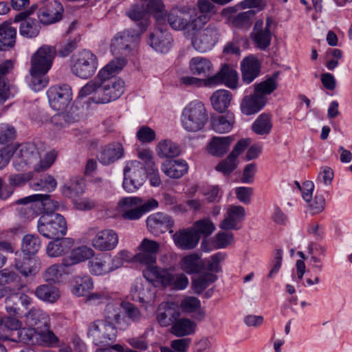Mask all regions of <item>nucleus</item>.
Masks as SVG:
<instances>
[{
    "label": "nucleus",
    "mask_w": 352,
    "mask_h": 352,
    "mask_svg": "<svg viewBox=\"0 0 352 352\" xmlns=\"http://www.w3.org/2000/svg\"><path fill=\"white\" fill-rule=\"evenodd\" d=\"M143 165L140 162H129L124 168V189L129 192L138 190L143 184Z\"/></svg>",
    "instance_id": "obj_14"
},
{
    "label": "nucleus",
    "mask_w": 352,
    "mask_h": 352,
    "mask_svg": "<svg viewBox=\"0 0 352 352\" xmlns=\"http://www.w3.org/2000/svg\"><path fill=\"white\" fill-rule=\"evenodd\" d=\"M256 13L257 11L252 9L239 12L232 17L231 23L237 28L248 30L251 27Z\"/></svg>",
    "instance_id": "obj_51"
},
{
    "label": "nucleus",
    "mask_w": 352,
    "mask_h": 352,
    "mask_svg": "<svg viewBox=\"0 0 352 352\" xmlns=\"http://www.w3.org/2000/svg\"><path fill=\"white\" fill-rule=\"evenodd\" d=\"M107 89V96L110 97V102L119 98L124 93V82L122 79H114L104 81Z\"/></svg>",
    "instance_id": "obj_60"
},
{
    "label": "nucleus",
    "mask_w": 352,
    "mask_h": 352,
    "mask_svg": "<svg viewBox=\"0 0 352 352\" xmlns=\"http://www.w3.org/2000/svg\"><path fill=\"white\" fill-rule=\"evenodd\" d=\"M11 316L7 318L6 321L1 322L0 329V340H14L15 332L21 328V322L17 317Z\"/></svg>",
    "instance_id": "obj_43"
},
{
    "label": "nucleus",
    "mask_w": 352,
    "mask_h": 352,
    "mask_svg": "<svg viewBox=\"0 0 352 352\" xmlns=\"http://www.w3.org/2000/svg\"><path fill=\"white\" fill-rule=\"evenodd\" d=\"M174 224V220L171 217L163 212L152 214L146 219L148 230L155 236H159L166 231L173 233L172 228Z\"/></svg>",
    "instance_id": "obj_16"
},
{
    "label": "nucleus",
    "mask_w": 352,
    "mask_h": 352,
    "mask_svg": "<svg viewBox=\"0 0 352 352\" xmlns=\"http://www.w3.org/2000/svg\"><path fill=\"white\" fill-rule=\"evenodd\" d=\"M266 102V97L256 92L245 96L241 104V112L245 115H252L260 111Z\"/></svg>",
    "instance_id": "obj_33"
},
{
    "label": "nucleus",
    "mask_w": 352,
    "mask_h": 352,
    "mask_svg": "<svg viewBox=\"0 0 352 352\" xmlns=\"http://www.w3.org/2000/svg\"><path fill=\"white\" fill-rule=\"evenodd\" d=\"M173 41L170 32L160 23L150 34L147 43L155 51L166 53L171 47Z\"/></svg>",
    "instance_id": "obj_18"
},
{
    "label": "nucleus",
    "mask_w": 352,
    "mask_h": 352,
    "mask_svg": "<svg viewBox=\"0 0 352 352\" xmlns=\"http://www.w3.org/2000/svg\"><path fill=\"white\" fill-rule=\"evenodd\" d=\"M32 202L34 204L31 206V209H32L33 206L36 207L42 206L43 214H56L54 212L59 208L58 202L52 199L51 195L48 194L32 195L15 201L16 204H27Z\"/></svg>",
    "instance_id": "obj_23"
},
{
    "label": "nucleus",
    "mask_w": 352,
    "mask_h": 352,
    "mask_svg": "<svg viewBox=\"0 0 352 352\" xmlns=\"http://www.w3.org/2000/svg\"><path fill=\"white\" fill-rule=\"evenodd\" d=\"M21 283V277L18 274L8 269L0 270V286L16 287Z\"/></svg>",
    "instance_id": "obj_62"
},
{
    "label": "nucleus",
    "mask_w": 352,
    "mask_h": 352,
    "mask_svg": "<svg viewBox=\"0 0 352 352\" xmlns=\"http://www.w3.org/2000/svg\"><path fill=\"white\" fill-rule=\"evenodd\" d=\"M189 68L191 73L197 76H202L209 78L212 76L213 65L211 61L207 58L196 56L192 58L189 61Z\"/></svg>",
    "instance_id": "obj_35"
},
{
    "label": "nucleus",
    "mask_w": 352,
    "mask_h": 352,
    "mask_svg": "<svg viewBox=\"0 0 352 352\" xmlns=\"http://www.w3.org/2000/svg\"><path fill=\"white\" fill-rule=\"evenodd\" d=\"M33 13L30 9L21 12L14 16V22H21L19 27V33L21 36L27 38H34L40 32L41 25L39 21L29 17Z\"/></svg>",
    "instance_id": "obj_20"
},
{
    "label": "nucleus",
    "mask_w": 352,
    "mask_h": 352,
    "mask_svg": "<svg viewBox=\"0 0 352 352\" xmlns=\"http://www.w3.org/2000/svg\"><path fill=\"white\" fill-rule=\"evenodd\" d=\"M56 50L54 47L43 45L32 58L29 85L34 91H40L49 82L46 74L50 69Z\"/></svg>",
    "instance_id": "obj_1"
},
{
    "label": "nucleus",
    "mask_w": 352,
    "mask_h": 352,
    "mask_svg": "<svg viewBox=\"0 0 352 352\" xmlns=\"http://www.w3.org/2000/svg\"><path fill=\"white\" fill-rule=\"evenodd\" d=\"M98 67L97 56L91 51L83 50L73 56L71 71L76 76L87 79L94 75Z\"/></svg>",
    "instance_id": "obj_7"
},
{
    "label": "nucleus",
    "mask_w": 352,
    "mask_h": 352,
    "mask_svg": "<svg viewBox=\"0 0 352 352\" xmlns=\"http://www.w3.org/2000/svg\"><path fill=\"white\" fill-rule=\"evenodd\" d=\"M107 95L104 82H98L96 79L89 80L80 89L78 93L79 98L90 96L89 100L96 104L110 102V97H108Z\"/></svg>",
    "instance_id": "obj_15"
},
{
    "label": "nucleus",
    "mask_w": 352,
    "mask_h": 352,
    "mask_svg": "<svg viewBox=\"0 0 352 352\" xmlns=\"http://www.w3.org/2000/svg\"><path fill=\"white\" fill-rule=\"evenodd\" d=\"M16 30L10 24L0 26V51H6L13 47L16 42Z\"/></svg>",
    "instance_id": "obj_44"
},
{
    "label": "nucleus",
    "mask_w": 352,
    "mask_h": 352,
    "mask_svg": "<svg viewBox=\"0 0 352 352\" xmlns=\"http://www.w3.org/2000/svg\"><path fill=\"white\" fill-rule=\"evenodd\" d=\"M46 248V253L48 256L59 257L68 253L72 248L74 240L71 238L58 237L54 238Z\"/></svg>",
    "instance_id": "obj_30"
},
{
    "label": "nucleus",
    "mask_w": 352,
    "mask_h": 352,
    "mask_svg": "<svg viewBox=\"0 0 352 352\" xmlns=\"http://www.w3.org/2000/svg\"><path fill=\"white\" fill-rule=\"evenodd\" d=\"M144 277L154 287H170L182 290L187 287L189 281L184 274H173L167 269L155 265H148L142 272Z\"/></svg>",
    "instance_id": "obj_2"
},
{
    "label": "nucleus",
    "mask_w": 352,
    "mask_h": 352,
    "mask_svg": "<svg viewBox=\"0 0 352 352\" xmlns=\"http://www.w3.org/2000/svg\"><path fill=\"white\" fill-rule=\"evenodd\" d=\"M245 216V208L241 206L230 205L227 209L223 219L220 222L219 228L224 230H237Z\"/></svg>",
    "instance_id": "obj_25"
},
{
    "label": "nucleus",
    "mask_w": 352,
    "mask_h": 352,
    "mask_svg": "<svg viewBox=\"0 0 352 352\" xmlns=\"http://www.w3.org/2000/svg\"><path fill=\"white\" fill-rule=\"evenodd\" d=\"M273 126L271 116L267 113H261L252 124V130L257 135H267Z\"/></svg>",
    "instance_id": "obj_50"
},
{
    "label": "nucleus",
    "mask_w": 352,
    "mask_h": 352,
    "mask_svg": "<svg viewBox=\"0 0 352 352\" xmlns=\"http://www.w3.org/2000/svg\"><path fill=\"white\" fill-rule=\"evenodd\" d=\"M93 289L94 281L89 276H76L74 279L71 292L80 297L89 295Z\"/></svg>",
    "instance_id": "obj_42"
},
{
    "label": "nucleus",
    "mask_w": 352,
    "mask_h": 352,
    "mask_svg": "<svg viewBox=\"0 0 352 352\" xmlns=\"http://www.w3.org/2000/svg\"><path fill=\"white\" fill-rule=\"evenodd\" d=\"M23 317H25V322L36 329L43 327H47L50 319L49 316L42 309L33 307L29 311H25Z\"/></svg>",
    "instance_id": "obj_34"
},
{
    "label": "nucleus",
    "mask_w": 352,
    "mask_h": 352,
    "mask_svg": "<svg viewBox=\"0 0 352 352\" xmlns=\"http://www.w3.org/2000/svg\"><path fill=\"white\" fill-rule=\"evenodd\" d=\"M219 40V32L214 25L197 32L192 38L194 49L201 53L211 50Z\"/></svg>",
    "instance_id": "obj_13"
},
{
    "label": "nucleus",
    "mask_w": 352,
    "mask_h": 352,
    "mask_svg": "<svg viewBox=\"0 0 352 352\" xmlns=\"http://www.w3.org/2000/svg\"><path fill=\"white\" fill-rule=\"evenodd\" d=\"M138 250L139 252L134 256L135 261L147 266L151 265L156 262L160 244L155 241L144 238L139 245Z\"/></svg>",
    "instance_id": "obj_21"
},
{
    "label": "nucleus",
    "mask_w": 352,
    "mask_h": 352,
    "mask_svg": "<svg viewBox=\"0 0 352 352\" xmlns=\"http://www.w3.org/2000/svg\"><path fill=\"white\" fill-rule=\"evenodd\" d=\"M74 122L75 118L69 112L58 113L51 118L52 124L58 129L67 127Z\"/></svg>",
    "instance_id": "obj_64"
},
{
    "label": "nucleus",
    "mask_w": 352,
    "mask_h": 352,
    "mask_svg": "<svg viewBox=\"0 0 352 352\" xmlns=\"http://www.w3.org/2000/svg\"><path fill=\"white\" fill-rule=\"evenodd\" d=\"M197 324L188 318H177L171 327V333L177 337L193 334Z\"/></svg>",
    "instance_id": "obj_46"
},
{
    "label": "nucleus",
    "mask_w": 352,
    "mask_h": 352,
    "mask_svg": "<svg viewBox=\"0 0 352 352\" xmlns=\"http://www.w3.org/2000/svg\"><path fill=\"white\" fill-rule=\"evenodd\" d=\"M41 247L40 238L36 234H26L21 243V250L24 254L35 255Z\"/></svg>",
    "instance_id": "obj_56"
},
{
    "label": "nucleus",
    "mask_w": 352,
    "mask_h": 352,
    "mask_svg": "<svg viewBox=\"0 0 352 352\" xmlns=\"http://www.w3.org/2000/svg\"><path fill=\"white\" fill-rule=\"evenodd\" d=\"M167 20L173 29L182 30L187 28L189 24V14L182 9L173 8L168 14Z\"/></svg>",
    "instance_id": "obj_39"
},
{
    "label": "nucleus",
    "mask_w": 352,
    "mask_h": 352,
    "mask_svg": "<svg viewBox=\"0 0 352 352\" xmlns=\"http://www.w3.org/2000/svg\"><path fill=\"white\" fill-rule=\"evenodd\" d=\"M241 67L243 80L247 84L252 82L259 75L261 71V64L253 56L245 58L241 61Z\"/></svg>",
    "instance_id": "obj_32"
},
{
    "label": "nucleus",
    "mask_w": 352,
    "mask_h": 352,
    "mask_svg": "<svg viewBox=\"0 0 352 352\" xmlns=\"http://www.w3.org/2000/svg\"><path fill=\"white\" fill-rule=\"evenodd\" d=\"M85 184L83 180L74 178L60 186V191L65 197L74 200L85 192Z\"/></svg>",
    "instance_id": "obj_40"
},
{
    "label": "nucleus",
    "mask_w": 352,
    "mask_h": 352,
    "mask_svg": "<svg viewBox=\"0 0 352 352\" xmlns=\"http://www.w3.org/2000/svg\"><path fill=\"white\" fill-rule=\"evenodd\" d=\"M122 265L120 258L112 257L110 254L99 253L94 255L88 261V269L94 276H104L110 274Z\"/></svg>",
    "instance_id": "obj_11"
},
{
    "label": "nucleus",
    "mask_w": 352,
    "mask_h": 352,
    "mask_svg": "<svg viewBox=\"0 0 352 352\" xmlns=\"http://www.w3.org/2000/svg\"><path fill=\"white\" fill-rule=\"evenodd\" d=\"M180 312L174 306L166 305L164 307H160L157 319L161 326L168 327L173 324V322L179 317Z\"/></svg>",
    "instance_id": "obj_45"
},
{
    "label": "nucleus",
    "mask_w": 352,
    "mask_h": 352,
    "mask_svg": "<svg viewBox=\"0 0 352 352\" xmlns=\"http://www.w3.org/2000/svg\"><path fill=\"white\" fill-rule=\"evenodd\" d=\"M50 328V322H49L47 327H43L41 329H36L38 333V343L36 344L51 346L58 342V339L57 336Z\"/></svg>",
    "instance_id": "obj_59"
},
{
    "label": "nucleus",
    "mask_w": 352,
    "mask_h": 352,
    "mask_svg": "<svg viewBox=\"0 0 352 352\" xmlns=\"http://www.w3.org/2000/svg\"><path fill=\"white\" fill-rule=\"evenodd\" d=\"M126 15L134 21L139 22L138 23V29H139L141 23H145L148 25L146 17L148 15V11L143 5L135 4L131 7L127 11Z\"/></svg>",
    "instance_id": "obj_63"
},
{
    "label": "nucleus",
    "mask_w": 352,
    "mask_h": 352,
    "mask_svg": "<svg viewBox=\"0 0 352 352\" xmlns=\"http://www.w3.org/2000/svg\"><path fill=\"white\" fill-rule=\"evenodd\" d=\"M118 233L112 229H104L98 231L91 239V245L94 249L101 252L114 250L118 244Z\"/></svg>",
    "instance_id": "obj_19"
},
{
    "label": "nucleus",
    "mask_w": 352,
    "mask_h": 352,
    "mask_svg": "<svg viewBox=\"0 0 352 352\" xmlns=\"http://www.w3.org/2000/svg\"><path fill=\"white\" fill-rule=\"evenodd\" d=\"M191 228L194 230L197 236H199V239L201 236L205 237L210 236L215 230L214 224L208 218L196 221Z\"/></svg>",
    "instance_id": "obj_61"
},
{
    "label": "nucleus",
    "mask_w": 352,
    "mask_h": 352,
    "mask_svg": "<svg viewBox=\"0 0 352 352\" xmlns=\"http://www.w3.org/2000/svg\"><path fill=\"white\" fill-rule=\"evenodd\" d=\"M208 120L204 104L198 100L190 102L182 111V125L188 132L201 130Z\"/></svg>",
    "instance_id": "obj_3"
},
{
    "label": "nucleus",
    "mask_w": 352,
    "mask_h": 352,
    "mask_svg": "<svg viewBox=\"0 0 352 352\" xmlns=\"http://www.w3.org/2000/svg\"><path fill=\"white\" fill-rule=\"evenodd\" d=\"M27 255L16 252L14 264L15 268L25 277L36 274L41 268V263L36 257Z\"/></svg>",
    "instance_id": "obj_26"
},
{
    "label": "nucleus",
    "mask_w": 352,
    "mask_h": 352,
    "mask_svg": "<svg viewBox=\"0 0 352 352\" xmlns=\"http://www.w3.org/2000/svg\"><path fill=\"white\" fill-rule=\"evenodd\" d=\"M278 72L273 74L272 76L267 78L264 81L255 84L254 90L256 94L261 96L269 95L277 89V78Z\"/></svg>",
    "instance_id": "obj_57"
},
{
    "label": "nucleus",
    "mask_w": 352,
    "mask_h": 352,
    "mask_svg": "<svg viewBox=\"0 0 352 352\" xmlns=\"http://www.w3.org/2000/svg\"><path fill=\"white\" fill-rule=\"evenodd\" d=\"M173 239L178 248L183 250H190L198 245L199 236L190 227L177 231L173 235Z\"/></svg>",
    "instance_id": "obj_27"
},
{
    "label": "nucleus",
    "mask_w": 352,
    "mask_h": 352,
    "mask_svg": "<svg viewBox=\"0 0 352 352\" xmlns=\"http://www.w3.org/2000/svg\"><path fill=\"white\" fill-rule=\"evenodd\" d=\"M181 266L182 269L189 274L199 273L203 269L200 258L197 254L184 256L182 259Z\"/></svg>",
    "instance_id": "obj_54"
},
{
    "label": "nucleus",
    "mask_w": 352,
    "mask_h": 352,
    "mask_svg": "<svg viewBox=\"0 0 352 352\" xmlns=\"http://www.w3.org/2000/svg\"><path fill=\"white\" fill-rule=\"evenodd\" d=\"M238 75L235 69L225 64L214 75L205 79V85L212 86L224 84L226 86L235 89L237 85Z\"/></svg>",
    "instance_id": "obj_22"
},
{
    "label": "nucleus",
    "mask_w": 352,
    "mask_h": 352,
    "mask_svg": "<svg viewBox=\"0 0 352 352\" xmlns=\"http://www.w3.org/2000/svg\"><path fill=\"white\" fill-rule=\"evenodd\" d=\"M234 140V136L214 137L208 145V151L213 156L222 157Z\"/></svg>",
    "instance_id": "obj_37"
},
{
    "label": "nucleus",
    "mask_w": 352,
    "mask_h": 352,
    "mask_svg": "<svg viewBox=\"0 0 352 352\" xmlns=\"http://www.w3.org/2000/svg\"><path fill=\"white\" fill-rule=\"evenodd\" d=\"M124 156V148L119 142H113L99 148L96 158L104 166H109Z\"/></svg>",
    "instance_id": "obj_17"
},
{
    "label": "nucleus",
    "mask_w": 352,
    "mask_h": 352,
    "mask_svg": "<svg viewBox=\"0 0 352 352\" xmlns=\"http://www.w3.org/2000/svg\"><path fill=\"white\" fill-rule=\"evenodd\" d=\"M104 321L113 324L120 330L124 331L130 325L126 316L122 314L121 303L109 302L104 310Z\"/></svg>",
    "instance_id": "obj_24"
},
{
    "label": "nucleus",
    "mask_w": 352,
    "mask_h": 352,
    "mask_svg": "<svg viewBox=\"0 0 352 352\" xmlns=\"http://www.w3.org/2000/svg\"><path fill=\"white\" fill-rule=\"evenodd\" d=\"M217 276L211 273H206L192 280V289L197 294H201L210 284L215 282Z\"/></svg>",
    "instance_id": "obj_58"
},
{
    "label": "nucleus",
    "mask_w": 352,
    "mask_h": 352,
    "mask_svg": "<svg viewBox=\"0 0 352 352\" xmlns=\"http://www.w3.org/2000/svg\"><path fill=\"white\" fill-rule=\"evenodd\" d=\"M232 100L231 93L225 89L216 91L210 97L212 105L214 110L222 113L230 106Z\"/></svg>",
    "instance_id": "obj_47"
},
{
    "label": "nucleus",
    "mask_w": 352,
    "mask_h": 352,
    "mask_svg": "<svg viewBox=\"0 0 352 352\" xmlns=\"http://www.w3.org/2000/svg\"><path fill=\"white\" fill-rule=\"evenodd\" d=\"M14 147L12 164L18 171L26 170L27 168H33L37 164L40 159V153L36 145L33 143L26 142Z\"/></svg>",
    "instance_id": "obj_8"
},
{
    "label": "nucleus",
    "mask_w": 352,
    "mask_h": 352,
    "mask_svg": "<svg viewBox=\"0 0 352 352\" xmlns=\"http://www.w3.org/2000/svg\"><path fill=\"white\" fill-rule=\"evenodd\" d=\"M37 230L47 239L63 237L67 234V222L60 214H42L38 220Z\"/></svg>",
    "instance_id": "obj_6"
},
{
    "label": "nucleus",
    "mask_w": 352,
    "mask_h": 352,
    "mask_svg": "<svg viewBox=\"0 0 352 352\" xmlns=\"http://www.w3.org/2000/svg\"><path fill=\"white\" fill-rule=\"evenodd\" d=\"M234 122V116L233 113L227 112L225 115H221L212 119V129L217 133H228L232 129Z\"/></svg>",
    "instance_id": "obj_49"
},
{
    "label": "nucleus",
    "mask_w": 352,
    "mask_h": 352,
    "mask_svg": "<svg viewBox=\"0 0 352 352\" xmlns=\"http://www.w3.org/2000/svg\"><path fill=\"white\" fill-rule=\"evenodd\" d=\"M23 284L16 287L8 286L5 294V306L7 313L10 316L22 318L29 306L32 303V299L27 294L21 292Z\"/></svg>",
    "instance_id": "obj_4"
},
{
    "label": "nucleus",
    "mask_w": 352,
    "mask_h": 352,
    "mask_svg": "<svg viewBox=\"0 0 352 352\" xmlns=\"http://www.w3.org/2000/svg\"><path fill=\"white\" fill-rule=\"evenodd\" d=\"M30 186L34 190H43L51 192L56 189L57 182L52 175L47 174L37 180L32 181L30 183Z\"/></svg>",
    "instance_id": "obj_55"
},
{
    "label": "nucleus",
    "mask_w": 352,
    "mask_h": 352,
    "mask_svg": "<svg viewBox=\"0 0 352 352\" xmlns=\"http://www.w3.org/2000/svg\"><path fill=\"white\" fill-rule=\"evenodd\" d=\"M47 96L51 107L56 111L65 109L72 100V91L70 86L66 84L50 87Z\"/></svg>",
    "instance_id": "obj_12"
},
{
    "label": "nucleus",
    "mask_w": 352,
    "mask_h": 352,
    "mask_svg": "<svg viewBox=\"0 0 352 352\" xmlns=\"http://www.w3.org/2000/svg\"><path fill=\"white\" fill-rule=\"evenodd\" d=\"M263 21L258 19L255 21L254 31L251 33V38L256 47L265 50L271 43L272 33L270 30H263Z\"/></svg>",
    "instance_id": "obj_31"
},
{
    "label": "nucleus",
    "mask_w": 352,
    "mask_h": 352,
    "mask_svg": "<svg viewBox=\"0 0 352 352\" xmlns=\"http://www.w3.org/2000/svg\"><path fill=\"white\" fill-rule=\"evenodd\" d=\"M93 249L87 246H81L72 250L68 257L63 259L65 266H71L86 260H89L94 255Z\"/></svg>",
    "instance_id": "obj_38"
},
{
    "label": "nucleus",
    "mask_w": 352,
    "mask_h": 352,
    "mask_svg": "<svg viewBox=\"0 0 352 352\" xmlns=\"http://www.w3.org/2000/svg\"><path fill=\"white\" fill-rule=\"evenodd\" d=\"M142 200L137 197H127L121 199L118 203L119 208L124 210L122 217L124 219L137 220L143 214V210L138 205L141 204Z\"/></svg>",
    "instance_id": "obj_28"
},
{
    "label": "nucleus",
    "mask_w": 352,
    "mask_h": 352,
    "mask_svg": "<svg viewBox=\"0 0 352 352\" xmlns=\"http://www.w3.org/2000/svg\"><path fill=\"white\" fill-rule=\"evenodd\" d=\"M30 10H37V16L41 23L48 25L59 22L64 14L63 4L57 0H42L32 5Z\"/></svg>",
    "instance_id": "obj_9"
},
{
    "label": "nucleus",
    "mask_w": 352,
    "mask_h": 352,
    "mask_svg": "<svg viewBox=\"0 0 352 352\" xmlns=\"http://www.w3.org/2000/svg\"><path fill=\"white\" fill-rule=\"evenodd\" d=\"M161 170L171 179H179L187 173L188 165L184 160H168L162 164Z\"/></svg>",
    "instance_id": "obj_29"
},
{
    "label": "nucleus",
    "mask_w": 352,
    "mask_h": 352,
    "mask_svg": "<svg viewBox=\"0 0 352 352\" xmlns=\"http://www.w3.org/2000/svg\"><path fill=\"white\" fill-rule=\"evenodd\" d=\"M156 151L158 156L162 158H173L180 154L181 149L179 146L172 140H163L158 143Z\"/></svg>",
    "instance_id": "obj_48"
},
{
    "label": "nucleus",
    "mask_w": 352,
    "mask_h": 352,
    "mask_svg": "<svg viewBox=\"0 0 352 352\" xmlns=\"http://www.w3.org/2000/svg\"><path fill=\"white\" fill-rule=\"evenodd\" d=\"M146 30V24L141 23L139 29L129 28L118 32L113 38L111 50L114 53L128 54L138 45L140 35Z\"/></svg>",
    "instance_id": "obj_5"
},
{
    "label": "nucleus",
    "mask_w": 352,
    "mask_h": 352,
    "mask_svg": "<svg viewBox=\"0 0 352 352\" xmlns=\"http://www.w3.org/2000/svg\"><path fill=\"white\" fill-rule=\"evenodd\" d=\"M131 296L133 300L141 303L149 302L154 297L150 283L136 281L131 287Z\"/></svg>",
    "instance_id": "obj_36"
},
{
    "label": "nucleus",
    "mask_w": 352,
    "mask_h": 352,
    "mask_svg": "<svg viewBox=\"0 0 352 352\" xmlns=\"http://www.w3.org/2000/svg\"><path fill=\"white\" fill-rule=\"evenodd\" d=\"M118 329L113 324L98 320L90 324L87 335L95 345H109L115 341Z\"/></svg>",
    "instance_id": "obj_10"
},
{
    "label": "nucleus",
    "mask_w": 352,
    "mask_h": 352,
    "mask_svg": "<svg viewBox=\"0 0 352 352\" xmlns=\"http://www.w3.org/2000/svg\"><path fill=\"white\" fill-rule=\"evenodd\" d=\"M35 296L40 300L47 302H54L59 298V290L52 285L44 284L36 287Z\"/></svg>",
    "instance_id": "obj_52"
},
{
    "label": "nucleus",
    "mask_w": 352,
    "mask_h": 352,
    "mask_svg": "<svg viewBox=\"0 0 352 352\" xmlns=\"http://www.w3.org/2000/svg\"><path fill=\"white\" fill-rule=\"evenodd\" d=\"M124 64V60L122 58H117L111 60L99 71L96 79L98 82H104L116 79L113 77L122 69Z\"/></svg>",
    "instance_id": "obj_41"
},
{
    "label": "nucleus",
    "mask_w": 352,
    "mask_h": 352,
    "mask_svg": "<svg viewBox=\"0 0 352 352\" xmlns=\"http://www.w3.org/2000/svg\"><path fill=\"white\" fill-rule=\"evenodd\" d=\"M14 334V340H11L10 341L23 342L29 345H35L38 343L37 330L31 326L30 327L19 329V330L16 331Z\"/></svg>",
    "instance_id": "obj_53"
}]
</instances>
